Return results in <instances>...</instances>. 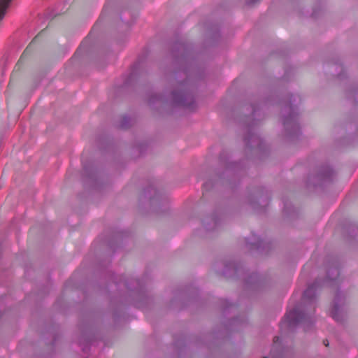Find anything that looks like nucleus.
<instances>
[{
  "label": "nucleus",
  "mask_w": 358,
  "mask_h": 358,
  "mask_svg": "<svg viewBox=\"0 0 358 358\" xmlns=\"http://www.w3.org/2000/svg\"><path fill=\"white\" fill-rule=\"evenodd\" d=\"M151 190L153 191L154 192H156V189L152 186H151V187H149L148 189H144L145 195H147L148 193H149V194H150Z\"/></svg>",
  "instance_id": "dca6fc26"
},
{
  "label": "nucleus",
  "mask_w": 358,
  "mask_h": 358,
  "mask_svg": "<svg viewBox=\"0 0 358 358\" xmlns=\"http://www.w3.org/2000/svg\"><path fill=\"white\" fill-rule=\"evenodd\" d=\"M340 275L339 268L337 266H333L328 269L327 277L326 279H316L315 282L310 285L304 291L303 299L304 301L312 303L315 299L317 292L323 287H334L339 283L338 277Z\"/></svg>",
  "instance_id": "f03ea898"
},
{
  "label": "nucleus",
  "mask_w": 358,
  "mask_h": 358,
  "mask_svg": "<svg viewBox=\"0 0 358 358\" xmlns=\"http://www.w3.org/2000/svg\"><path fill=\"white\" fill-rule=\"evenodd\" d=\"M344 305V297L341 291H337L334 297V304L330 313L331 317L338 322H341L344 318L343 306Z\"/></svg>",
  "instance_id": "423d86ee"
},
{
  "label": "nucleus",
  "mask_w": 358,
  "mask_h": 358,
  "mask_svg": "<svg viewBox=\"0 0 358 358\" xmlns=\"http://www.w3.org/2000/svg\"><path fill=\"white\" fill-rule=\"evenodd\" d=\"M188 80H185L178 83V89L171 92L174 106H182L193 110L195 108L194 97L187 86Z\"/></svg>",
  "instance_id": "20e7f679"
},
{
  "label": "nucleus",
  "mask_w": 358,
  "mask_h": 358,
  "mask_svg": "<svg viewBox=\"0 0 358 358\" xmlns=\"http://www.w3.org/2000/svg\"><path fill=\"white\" fill-rule=\"evenodd\" d=\"M124 285H125V287H126L127 288H128V289H131V287H130V286H129V282H128L127 280H125V281H124Z\"/></svg>",
  "instance_id": "aec40b11"
},
{
  "label": "nucleus",
  "mask_w": 358,
  "mask_h": 358,
  "mask_svg": "<svg viewBox=\"0 0 358 358\" xmlns=\"http://www.w3.org/2000/svg\"><path fill=\"white\" fill-rule=\"evenodd\" d=\"M355 95L358 96V90L355 92Z\"/></svg>",
  "instance_id": "4be33fe9"
},
{
  "label": "nucleus",
  "mask_w": 358,
  "mask_h": 358,
  "mask_svg": "<svg viewBox=\"0 0 358 358\" xmlns=\"http://www.w3.org/2000/svg\"><path fill=\"white\" fill-rule=\"evenodd\" d=\"M231 269L233 270L235 273H238V265L234 262L227 264L223 271V275H227Z\"/></svg>",
  "instance_id": "9d476101"
},
{
  "label": "nucleus",
  "mask_w": 358,
  "mask_h": 358,
  "mask_svg": "<svg viewBox=\"0 0 358 358\" xmlns=\"http://www.w3.org/2000/svg\"><path fill=\"white\" fill-rule=\"evenodd\" d=\"M254 125L255 124L252 123L248 126L247 134L244 137V142L247 148L257 149L261 151L264 148V141L255 132Z\"/></svg>",
  "instance_id": "39448f33"
},
{
  "label": "nucleus",
  "mask_w": 358,
  "mask_h": 358,
  "mask_svg": "<svg viewBox=\"0 0 358 358\" xmlns=\"http://www.w3.org/2000/svg\"><path fill=\"white\" fill-rule=\"evenodd\" d=\"M220 219L215 217L207 218L203 221V225L206 230H214L219 224Z\"/></svg>",
  "instance_id": "6e6552de"
},
{
  "label": "nucleus",
  "mask_w": 358,
  "mask_h": 358,
  "mask_svg": "<svg viewBox=\"0 0 358 358\" xmlns=\"http://www.w3.org/2000/svg\"><path fill=\"white\" fill-rule=\"evenodd\" d=\"M324 344L326 346H328V345H329V342H328V341H327V340L324 341Z\"/></svg>",
  "instance_id": "412c9836"
},
{
  "label": "nucleus",
  "mask_w": 358,
  "mask_h": 358,
  "mask_svg": "<svg viewBox=\"0 0 358 358\" xmlns=\"http://www.w3.org/2000/svg\"><path fill=\"white\" fill-rule=\"evenodd\" d=\"M260 280V276L259 274L256 273H252L250 274L246 280L247 285H252L255 283H257Z\"/></svg>",
  "instance_id": "9b49d317"
},
{
  "label": "nucleus",
  "mask_w": 358,
  "mask_h": 358,
  "mask_svg": "<svg viewBox=\"0 0 358 358\" xmlns=\"http://www.w3.org/2000/svg\"><path fill=\"white\" fill-rule=\"evenodd\" d=\"M153 98V100L152 98L150 100V103L154 102L155 99L159 101H162L164 99L163 96L161 95H155Z\"/></svg>",
  "instance_id": "2eb2a0df"
},
{
  "label": "nucleus",
  "mask_w": 358,
  "mask_h": 358,
  "mask_svg": "<svg viewBox=\"0 0 358 358\" xmlns=\"http://www.w3.org/2000/svg\"><path fill=\"white\" fill-rule=\"evenodd\" d=\"M131 119L128 116H123L119 124V127L121 129H127L129 127Z\"/></svg>",
  "instance_id": "ddd939ff"
},
{
  "label": "nucleus",
  "mask_w": 358,
  "mask_h": 358,
  "mask_svg": "<svg viewBox=\"0 0 358 358\" xmlns=\"http://www.w3.org/2000/svg\"><path fill=\"white\" fill-rule=\"evenodd\" d=\"M264 358H267V357H264Z\"/></svg>",
  "instance_id": "5701e85b"
},
{
  "label": "nucleus",
  "mask_w": 358,
  "mask_h": 358,
  "mask_svg": "<svg viewBox=\"0 0 358 358\" xmlns=\"http://www.w3.org/2000/svg\"><path fill=\"white\" fill-rule=\"evenodd\" d=\"M257 113V109L256 108V107L253 106L252 107V116H255L256 114Z\"/></svg>",
  "instance_id": "f3484780"
},
{
  "label": "nucleus",
  "mask_w": 358,
  "mask_h": 358,
  "mask_svg": "<svg viewBox=\"0 0 358 358\" xmlns=\"http://www.w3.org/2000/svg\"><path fill=\"white\" fill-rule=\"evenodd\" d=\"M260 0H245V3L248 5V6H254L255 4H256L257 3L259 2Z\"/></svg>",
  "instance_id": "4468645a"
},
{
  "label": "nucleus",
  "mask_w": 358,
  "mask_h": 358,
  "mask_svg": "<svg viewBox=\"0 0 358 358\" xmlns=\"http://www.w3.org/2000/svg\"><path fill=\"white\" fill-rule=\"evenodd\" d=\"M281 342L280 338L279 336H275L273 338V345L272 347V349L271 350V358H276L275 357V351L278 348V345L280 344Z\"/></svg>",
  "instance_id": "f8f14e48"
},
{
  "label": "nucleus",
  "mask_w": 358,
  "mask_h": 358,
  "mask_svg": "<svg viewBox=\"0 0 358 358\" xmlns=\"http://www.w3.org/2000/svg\"><path fill=\"white\" fill-rule=\"evenodd\" d=\"M300 102L301 98L299 96L291 94L285 101L282 109V124L286 136L289 138L298 137L301 134L296 106Z\"/></svg>",
  "instance_id": "f257e3e1"
},
{
  "label": "nucleus",
  "mask_w": 358,
  "mask_h": 358,
  "mask_svg": "<svg viewBox=\"0 0 358 358\" xmlns=\"http://www.w3.org/2000/svg\"><path fill=\"white\" fill-rule=\"evenodd\" d=\"M334 176V171L329 166H322L318 174V177L322 181H331Z\"/></svg>",
  "instance_id": "0eeeda50"
},
{
  "label": "nucleus",
  "mask_w": 358,
  "mask_h": 358,
  "mask_svg": "<svg viewBox=\"0 0 358 358\" xmlns=\"http://www.w3.org/2000/svg\"><path fill=\"white\" fill-rule=\"evenodd\" d=\"M251 238L252 241H247V245H250L253 248L260 249L264 245V241L255 234H252Z\"/></svg>",
  "instance_id": "1a4fd4ad"
},
{
  "label": "nucleus",
  "mask_w": 358,
  "mask_h": 358,
  "mask_svg": "<svg viewBox=\"0 0 358 358\" xmlns=\"http://www.w3.org/2000/svg\"><path fill=\"white\" fill-rule=\"evenodd\" d=\"M314 323L313 317L303 312L299 306H296L292 310L287 311L280 322V329H292L299 324H303L306 331L312 327Z\"/></svg>",
  "instance_id": "7ed1b4c3"
},
{
  "label": "nucleus",
  "mask_w": 358,
  "mask_h": 358,
  "mask_svg": "<svg viewBox=\"0 0 358 358\" xmlns=\"http://www.w3.org/2000/svg\"><path fill=\"white\" fill-rule=\"evenodd\" d=\"M178 49L180 50H185V45L183 44H182V43H180Z\"/></svg>",
  "instance_id": "6ab92c4d"
},
{
  "label": "nucleus",
  "mask_w": 358,
  "mask_h": 358,
  "mask_svg": "<svg viewBox=\"0 0 358 358\" xmlns=\"http://www.w3.org/2000/svg\"><path fill=\"white\" fill-rule=\"evenodd\" d=\"M208 185H209V182H205L203 184V189L204 190H207Z\"/></svg>",
  "instance_id": "a211bd4d"
}]
</instances>
